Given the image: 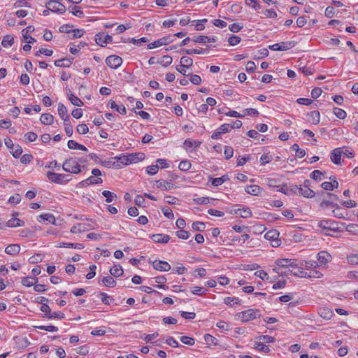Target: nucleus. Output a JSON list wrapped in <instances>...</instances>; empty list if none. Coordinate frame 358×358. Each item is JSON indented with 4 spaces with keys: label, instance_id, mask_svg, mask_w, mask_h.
<instances>
[{
    "label": "nucleus",
    "instance_id": "f257e3e1",
    "mask_svg": "<svg viewBox=\"0 0 358 358\" xmlns=\"http://www.w3.org/2000/svg\"><path fill=\"white\" fill-rule=\"evenodd\" d=\"M235 317L236 320H241L242 322H248L255 318H259L260 311L258 309H248L237 313Z\"/></svg>",
    "mask_w": 358,
    "mask_h": 358
},
{
    "label": "nucleus",
    "instance_id": "f03ea898",
    "mask_svg": "<svg viewBox=\"0 0 358 358\" xmlns=\"http://www.w3.org/2000/svg\"><path fill=\"white\" fill-rule=\"evenodd\" d=\"M63 169L69 173L78 174L81 172L80 164L77 158L70 157L65 160L62 165Z\"/></svg>",
    "mask_w": 358,
    "mask_h": 358
},
{
    "label": "nucleus",
    "instance_id": "7ed1b4c3",
    "mask_svg": "<svg viewBox=\"0 0 358 358\" xmlns=\"http://www.w3.org/2000/svg\"><path fill=\"white\" fill-rule=\"evenodd\" d=\"M296 260L294 259H279L275 261V264L277 267L274 268L273 271L278 273H282L280 271V268H295L298 267V265L296 264Z\"/></svg>",
    "mask_w": 358,
    "mask_h": 358
},
{
    "label": "nucleus",
    "instance_id": "20e7f679",
    "mask_svg": "<svg viewBox=\"0 0 358 358\" xmlns=\"http://www.w3.org/2000/svg\"><path fill=\"white\" fill-rule=\"evenodd\" d=\"M47 177L51 182L57 184H62L64 182H67L71 180L70 178H67L69 177L68 175L59 174L52 171H48L47 173Z\"/></svg>",
    "mask_w": 358,
    "mask_h": 358
},
{
    "label": "nucleus",
    "instance_id": "39448f33",
    "mask_svg": "<svg viewBox=\"0 0 358 358\" xmlns=\"http://www.w3.org/2000/svg\"><path fill=\"white\" fill-rule=\"evenodd\" d=\"M337 225L338 223L332 220H320L317 224V227L323 230H330L333 231L338 230Z\"/></svg>",
    "mask_w": 358,
    "mask_h": 358
},
{
    "label": "nucleus",
    "instance_id": "423d86ee",
    "mask_svg": "<svg viewBox=\"0 0 358 358\" xmlns=\"http://www.w3.org/2000/svg\"><path fill=\"white\" fill-rule=\"evenodd\" d=\"M173 41L171 35L159 38L154 42H152L148 45V49H153L155 48L160 47L164 45H168Z\"/></svg>",
    "mask_w": 358,
    "mask_h": 358
},
{
    "label": "nucleus",
    "instance_id": "0eeeda50",
    "mask_svg": "<svg viewBox=\"0 0 358 358\" xmlns=\"http://www.w3.org/2000/svg\"><path fill=\"white\" fill-rule=\"evenodd\" d=\"M106 64L108 67L116 69L122 64V59L119 56L110 55L106 59Z\"/></svg>",
    "mask_w": 358,
    "mask_h": 358
},
{
    "label": "nucleus",
    "instance_id": "6e6552de",
    "mask_svg": "<svg viewBox=\"0 0 358 358\" xmlns=\"http://www.w3.org/2000/svg\"><path fill=\"white\" fill-rule=\"evenodd\" d=\"M149 262L151 263L150 259H149ZM152 264L155 270L159 271H169L171 268V265L166 261L155 260L152 262Z\"/></svg>",
    "mask_w": 358,
    "mask_h": 358
},
{
    "label": "nucleus",
    "instance_id": "1a4fd4ad",
    "mask_svg": "<svg viewBox=\"0 0 358 358\" xmlns=\"http://www.w3.org/2000/svg\"><path fill=\"white\" fill-rule=\"evenodd\" d=\"M113 41V38L111 36L107 34L104 36L103 33H99L95 36V41L96 43L100 45L103 47L105 44L110 43Z\"/></svg>",
    "mask_w": 358,
    "mask_h": 358
},
{
    "label": "nucleus",
    "instance_id": "9d476101",
    "mask_svg": "<svg viewBox=\"0 0 358 358\" xmlns=\"http://www.w3.org/2000/svg\"><path fill=\"white\" fill-rule=\"evenodd\" d=\"M34 30H35L34 27L30 25L22 31L24 41L25 42H27V43H34L36 42L35 38H34L32 36H30V33L34 32Z\"/></svg>",
    "mask_w": 358,
    "mask_h": 358
},
{
    "label": "nucleus",
    "instance_id": "9b49d317",
    "mask_svg": "<svg viewBox=\"0 0 358 358\" xmlns=\"http://www.w3.org/2000/svg\"><path fill=\"white\" fill-rule=\"evenodd\" d=\"M331 259V256L327 251H320L317 254V260L321 266H325Z\"/></svg>",
    "mask_w": 358,
    "mask_h": 358
},
{
    "label": "nucleus",
    "instance_id": "f8f14e48",
    "mask_svg": "<svg viewBox=\"0 0 358 358\" xmlns=\"http://www.w3.org/2000/svg\"><path fill=\"white\" fill-rule=\"evenodd\" d=\"M343 153V150L341 148H336L332 150L331 153V160L335 164L339 165L341 162V155Z\"/></svg>",
    "mask_w": 358,
    "mask_h": 358
},
{
    "label": "nucleus",
    "instance_id": "ddd939ff",
    "mask_svg": "<svg viewBox=\"0 0 358 358\" xmlns=\"http://www.w3.org/2000/svg\"><path fill=\"white\" fill-rule=\"evenodd\" d=\"M128 164L132 163H136L143 160L145 157V155L142 152L130 153L127 155Z\"/></svg>",
    "mask_w": 358,
    "mask_h": 358
},
{
    "label": "nucleus",
    "instance_id": "4468645a",
    "mask_svg": "<svg viewBox=\"0 0 358 358\" xmlns=\"http://www.w3.org/2000/svg\"><path fill=\"white\" fill-rule=\"evenodd\" d=\"M192 41L200 43H213L217 41V38L215 36H198L193 37Z\"/></svg>",
    "mask_w": 358,
    "mask_h": 358
},
{
    "label": "nucleus",
    "instance_id": "2eb2a0df",
    "mask_svg": "<svg viewBox=\"0 0 358 358\" xmlns=\"http://www.w3.org/2000/svg\"><path fill=\"white\" fill-rule=\"evenodd\" d=\"M151 238L155 243H167L170 241L171 237L169 235L167 234H153L151 236Z\"/></svg>",
    "mask_w": 358,
    "mask_h": 358
},
{
    "label": "nucleus",
    "instance_id": "dca6fc26",
    "mask_svg": "<svg viewBox=\"0 0 358 358\" xmlns=\"http://www.w3.org/2000/svg\"><path fill=\"white\" fill-rule=\"evenodd\" d=\"M114 159H116V162H113V166L120 169L122 166L128 165V161L127 155H121L120 156L115 157Z\"/></svg>",
    "mask_w": 358,
    "mask_h": 358
},
{
    "label": "nucleus",
    "instance_id": "f3484780",
    "mask_svg": "<svg viewBox=\"0 0 358 358\" xmlns=\"http://www.w3.org/2000/svg\"><path fill=\"white\" fill-rule=\"evenodd\" d=\"M319 315L325 320H330L334 315L333 310L328 307H322L320 308Z\"/></svg>",
    "mask_w": 358,
    "mask_h": 358
},
{
    "label": "nucleus",
    "instance_id": "a211bd4d",
    "mask_svg": "<svg viewBox=\"0 0 358 358\" xmlns=\"http://www.w3.org/2000/svg\"><path fill=\"white\" fill-rule=\"evenodd\" d=\"M58 114L64 122H69L70 116L67 114V109L62 103L58 104Z\"/></svg>",
    "mask_w": 358,
    "mask_h": 358
},
{
    "label": "nucleus",
    "instance_id": "6ab92c4d",
    "mask_svg": "<svg viewBox=\"0 0 358 358\" xmlns=\"http://www.w3.org/2000/svg\"><path fill=\"white\" fill-rule=\"evenodd\" d=\"M157 186L164 190H170L175 188V185L164 180H157Z\"/></svg>",
    "mask_w": 358,
    "mask_h": 358
},
{
    "label": "nucleus",
    "instance_id": "aec40b11",
    "mask_svg": "<svg viewBox=\"0 0 358 358\" xmlns=\"http://www.w3.org/2000/svg\"><path fill=\"white\" fill-rule=\"evenodd\" d=\"M245 191L251 195L257 196L261 193L262 188L257 185H248L245 187Z\"/></svg>",
    "mask_w": 358,
    "mask_h": 358
},
{
    "label": "nucleus",
    "instance_id": "412c9836",
    "mask_svg": "<svg viewBox=\"0 0 358 358\" xmlns=\"http://www.w3.org/2000/svg\"><path fill=\"white\" fill-rule=\"evenodd\" d=\"M20 251V246L18 244H11L5 249V252L10 255H17Z\"/></svg>",
    "mask_w": 358,
    "mask_h": 358
},
{
    "label": "nucleus",
    "instance_id": "4be33fe9",
    "mask_svg": "<svg viewBox=\"0 0 358 358\" xmlns=\"http://www.w3.org/2000/svg\"><path fill=\"white\" fill-rule=\"evenodd\" d=\"M73 58H63L56 60L55 65L58 67H69L73 63Z\"/></svg>",
    "mask_w": 358,
    "mask_h": 358
},
{
    "label": "nucleus",
    "instance_id": "5701e85b",
    "mask_svg": "<svg viewBox=\"0 0 358 358\" xmlns=\"http://www.w3.org/2000/svg\"><path fill=\"white\" fill-rule=\"evenodd\" d=\"M299 194L306 198H313L315 194L314 191L308 187H303L302 186H300Z\"/></svg>",
    "mask_w": 358,
    "mask_h": 358
},
{
    "label": "nucleus",
    "instance_id": "b1692460",
    "mask_svg": "<svg viewBox=\"0 0 358 358\" xmlns=\"http://www.w3.org/2000/svg\"><path fill=\"white\" fill-rule=\"evenodd\" d=\"M24 225V221L18 219V218H16V217H13L11 219H10L7 222H6V227H22Z\"/></svg>",
    "mask_w": 358,
    "mask_h": 358
},
{
    "label": "nucleus",
    "instance_id": "393cba45",
    "mask_svg": "<svg viewBox=\"0 0 358 358\" xmlns=\"http://www.w3.org/2000/svg\"><path fill=\"white\" fill-rule=\"evenodd\" d=\"M40 121L43 124L50 125L53 123L54 116L49 113H43L41 116Z\"/></svg>",
    "mask_w": 358,
    "mask_h": 358
},
{
    "label": "nucleus",
    "instance_id": "a878e982",
    "mask_svg": "<svg viewBox=\"0 0 358 358\" xmlns=\"http://www.w3.org/2000/svg\"><path fill=\"white\" fill-rule=\"evenodd\" d=\"M38 221L41 222L43 221H47L49 223L55 224V218L52 214L50 213H45L38 216Z\"/></svg>",
    "mask_w": 358,
    "mask_h": 358
},
{
    "label": "nucleus",
    "instance_id": "bb28decb",
    "mask_svg": "<svg viewBox=\"0 0 358 358\" xmlns=\"http://www.w3.org/2000/svg\"><path fill=\"white\" fill-rule=\"evenodd\" d=\"M110 273L115 278H118L123 275V269L120 265H115L110 269Z\"/></svg>",
    "mask_w": 358,
    "mask_h": 358
},
{
    "label": "nucleus",
    "instance_id": "cd10ccee",
    "mask_svg": "<svg viewBox=\"0 0 358 358\" xmlns=\"http://www.w3.org/2000/svg\"><path fill=\"white\" fill-rule=\"evenodd\" d=\"M108 106L113 109H115L118 113H120L122 115L126 114V108L124 106H119L115 103V102L113 100H110L108 103Z\"/></svg>",
    "mask_w": 358,
    "mask_h": 358
},
{
    "label": "nucleus",
    "instance_id": "c85d7f7f",
    "mask_svg": "<svg viewBox=\"0 0 358 358\" xmlns=\"http://www.w3.org/2000/svg\"><path fill=\"white\" fill-rule=\"evenodd\" d=\"M102 284L108 287H114L116 285V281L110 276L103 277L101 280Z\"/></svg>",
    "mask_w": 358,
    "mask_h": 358
},
{
    "label": "nucleus",
    "instance_id": "c756f323",
    "mask_svg": "<svg viewBox=\"0 0 358 358\" xmlns=\"http://www.w3.org/2000/svg\"><path fill=\"white\" fill-rule=\"evenodd\" d=\"M14 43V37L12 35H6L3 36V40L1 41V45L4 48H8L12 46Z\"/></svg>",
    "mask_w": 358,
    "mask_h": 358
},
{
    "label": "nucleus",
    "instance_id": "7c9ffc66",
    "mask_svg": "<svg viewBox=\"0 0 358 358\" xmlns=\"http://www.w3.org/2000/svg\"><path fill=\"white\" fill-rule=\"evenodd\" d=\"M291 150L296 152V157L299 158H302L306 155L305 150L301 149L299 145L296 143H294L292 145Z\"/></svg>",
    "mask_w": 358,
    "mask_h": 358
},
{
    "label": "nucleus",
    "instance_id": "2f4dec72",
    "mask_svg": "<svg viewBox=\"0 0 358 358\" xmlns=\"http://www.w3.org/2000/svg\"><path fill=\"white\" fill-rule=\"evenodd\" d=\"M180 67L182 68H189V66H192L193 64V60L192 58L189 57H182L180 58Z\"/></svg>",
    "mask_w": 358,
    "mask_h": 358
},
{
    "label": "nucleus",
    "instance_id": "473e14b6",
    "mask_svg": "<svg viewBox=\"0 0 358 358\" xmlns=\"http://www.w3.org/2000/svg\"><path fill=\"white\" fill-rule=\"evenodd\" d=\"M38 282V278L31 277H24L22 279V284L26 287H31Z\"/></svg>",
    "mask_w": 358,
    "mask_h": 358
},
{
    "label": "nucleus",
    "instance_id": "72a5a7b5",
    "mask_svg": "<svg viewBox=\"0 0 358 358\" xmlns=\"http://www.w3.org/2000/svg\"><path fill=\"white\" fill-rule=\"evenodd\" d=\"M308 115L310 118V121L314 124H318L320 120V113L317 110L311 111L308 113Z\"/></svg>",
    "mask_w": 358,
    "mask_h": 358
},
{
    "label": "nucleus",
    "instance_id": "f704fd0d",
    "mask_svg": "<svg viewBox=\"0 0 358 358\" xmlns=\"http://www.w3.org/2000/svg\"><path fill=\"white\" fill-rule=\"evenodd\" d=\"M236 213L239 214V215L243 218H248L252 217V211L249 208H243L242 209H238L236 212Z\"/></svg>",
    "mask_w": 358,
    "mask_h": 358
},
{
    "label": "nucleus",
    "instance_id": "c9c22d12",
    "mask_svg": "<svg viewBox=\"0 0 358 358\" xmlns=\"http://www.w3.org/2000/svg\"><path fill=\"white\" fill-rule=\"evenodd\" d=\"M172 57L169 55H164L159 60H157V63L160 64L164 66H168L172 63Z\"/></svg>",
    "mask_w": 358,
    "mask_h": 358
},
{
    "label": "nucleus",
    "instance_id": "e433bc0d",
    "mask_svg": "<svg viewBox=\"0 0 358 358\" xmlns=\"http://www.w3.org/2000/svg\"><path fill=\"white\" fill-rule=\"evenodd\" d=\"M205 49H182L180 52L185 53L187 55H193V54H203L206 52Z\"/></svg>",
    "mask_w": 358,
    "mask_h": 358
},
{
    "label": "nucleus",
    "instance_id": "4c0bfd02",
    "mask_svg": "<svg viewBox=\"0 0 358 358\" xmlns=\"http://www.w3.org/2000/svg\"><path fill=\"white\" fill-rule=\"evenodd\" d=\"M102 195L106 197V201L107 203L112 202L117 197L115 193L108 190H103L102 192Z\"/></svg>",
    "mask_w": 358,
    "mask_h": 358
},
{
    "label": "nucleus",
    "instance_id": "58836bf2",
    "mask_svg": "<svg viewBox=\"0 0 358 358\" xmlns=\"http://www.w3.org/2000/svg\"><path fill=\"white\" fill-rule=\"evenodd\" d=\"M298 270L297 271H294V270H290V273L293 274L295 276L299 277V278H308V272L304 271L302 268V266L297 267Z\"/></svg>",
    "mask_w": 358,
    "mask_h": 358
},
{
    "label": "nucleus",
    "instance_id": "ea45409f",
    "mask_svg": "<svg viewBox=\"0 0 358 358\" xmlns=\"http://www.w3.org/2000/svg\"><path fill=\"white\" fill-rule=\"evenodd\" d=\"M69 99L71 103L76 106H83V102L76 96L73 94H70L69 96Z\"/></svg>",
    "mask_w": 358,
    "mask_h": 358
},
{
    "label": "nucleus",
    "instance_id": "a19ab883",
    "mask_svg": "<svg viewBox=\"0 0 358 358\" xmlns=\"http://www.w3.org/2000/svg\"><path fill=\"white\" fill-rule=\"evenodd\" d=\"M334 113L338 118L341 120H344L347 116L346 112L344 110L339 108H334Z\"/></svg>",
    "mask_w": 358,
    "mask_h": 358
},
{
    "label": "nucleus",
    "instance_id": "79ce46f5",
    "mask_svg": "<svg viewBox=\"0 0 358 358\" xmlns=\"http://www.w3.org/2000/svg\"><path fill=\"white\" fill-rule=\"evenodd\" d=\"M279 236V233L276 230H271L266 233L264 237L267 240H276Z\"/></svg>",
    "mask_w": 358,
    "mask_h": 358
},
{
    "label": "nucleus",
    "instance_id": "37998d69",
    "mask_svg": "<svg viewBox=\"0 0 358 358\" xmlns=\"http://www.w3.org/2000/svg\"><path fill=\"white\" fill-rule=\"evenodd\" d=\"M346 259H347L348 263L351 265H357L358 264V255L357 254L348 255L347 256Z\"/></svg>",
    "mask_w": 358,
    "mask_h": 358
},
{
    "label": "nucleus",
    "instance_id": "c03bdc74",
    "mask_svg": "<svg viewBox=\"0 0 358 358\" xmlns=\"http://www.w3.org/2000/svg\"><path fill=\"white\" fill-rule=\"evenodd\" d=\"M24 138L26 142L31 143L35 141L38 136L36 133L29 131L24 134Z\"/></svg>",
    "mask_w": 358,
    "mask_h": 358
},
{
    "label": "nucleus",
    "instance_id": "a18cd8bd",
    "mask_svg": "<svg viewBox=\"0 0 358 358\" xmlns=\"http://www.w3.org/2000/svg\"><path fill=\"white\" fill-rule=\"evenodd\" d=\"M87 182H85L89 185L101 184L103 182V180L101 178H96L95 176H90L87 179Z\"/></svg>",
    "mask_w": 358,
    "mask_h": 358
},
{
    "label": "nucleus",
    "instance_id": "49530a36",
    "mask_svg": "<svg viewBox=\"0 0 358 358\" xmlns=\"http://www.w3.org/2000/svg\"><path fill=\"white\" fill-rule=\"evenodd\" d=\"M166 281V278L164 275L157 276L155 278V282L158 284H160L157 286L159 289H166L167 287L165 285H163Z\"/></svg>",
    "mask_w": 358,
    "mask_h": 358
},
{
    "label": "nucleus",
    "instance_id": "de8ad7c7",
    "mask_svg": "<svg viewBox=\"0 0 358 358\" xmlns=\"http://www.w3.org/2000/svg\"><path fill=\"white\" fill-rule=\"evenodd\" d=\"M192 166L191 163L188 160H183L179 164L178 168L180 170L187 171L190 169Z\"/></svg>",
    "mask_w": 358,
    "mask_h": 358
},
{
    "label": "nucleus",
    "instance_id": "09e8293b",
    "mask_svg": "<svg viewBox=\"0 0 358 358\" xmlns=\"http://www.w3.org/2000/svg\"><path fill=\"white\" fill-rule=\"evenodd\" d=\"M224 303L227 304V305H230V306H234L235 304H239L240 303V300L238 298H236V297H230V296H228V297H226L224 299Z\"/></svg>",
    "mask_w": 358,
    "mask_h": 358
},
{
    "label": "nucleus",
    "instance_id": "8fccbe9b",
    "mask_svg": "<svg viewBox=\"0 0 358 358\" xmlns=\"http://www.w3.org/2000/svg\"><path fill=\"white\" fill-rule=\"evenodd\" d=\"M127 41L129 42V43H133L134 45H141L142 43L148 42L149 40H148V38H147L145 37H142V38H141L139 39H135L134 38H128Z\"/></svg>",
    "mask_w": 358,
    "mask_h": 358
},
{
    "label": "nucleus",
    "instance_id": "3c124183",
    "mask_svg": "<svg viewBox=\"0 0 358 358\" xmlns=\"http://www.w3.org/2000/svg\"><path fill=\"white\" fill-rule=\"evenodd\" d=\"M15 158H18L22 153V148L20 145H15L13 150L10 151Z\"/></svg>",
    "mask_w": 358,
    "mask_h": 358
},
{
    "label": "nucleus",
    "instance_id": "603ef678",
    "mask_svg": "<svg viewBox=\"0 0 358 358\" xmlns=\"http://www.w3.org/2000/svg\"><path fill=\"white\" fill-rule=\"evenodd\" d=\"M194 231H203L205 229V224L202 222H194L192 225Z\"/></svg>",
    "mask_w": 358,
    "mask_h": 358
},
{
    "label": "nucleus",
    "instance_id": "864d4df0",
    "mask_svg": "<svg viewBox=\"0 0 358 358\" xmlns=\"http://www.w3.org/2000/svg\"><path fill=\"white\" fill-rule=\"evenodd\" d=\"M255 348L264 352L270 351L269 347L262 342H257L255 343Z\"/></svg>",
    "mask_w": 358,
    "mask_h": 358
},
{
    "label": "nucleus",
    "instance_id": "5fc2aeb1",
    "mask_svg": "<svg viewBox=\"0 0 358 358\" xmlns=\"http://www.w3.org/2000/svg\"><path fill=\"white\" fill-rule=\"evenodd\" d=\"M272 159H273V156L266 153V154H264L261 156L259 161L262 164H268L270 162H271Z\"/></svg>",
    "mask_w": 358,
    "mask_h": 358
},
{
    "label": "nucleus",
    "instance_id": "6e6d98bb",
    "mask_svg": "<svg viewBox=\"0 0 358 358\" xmlns=\"http://www.w3.org/2000/svg\"><path fill=\"white\" fill-rule=\"evenodd\" d=\"M64 130L68 136H71L73 135V127L71 124L70 122H64Z\"/></svg>",
    "mask_w": 358,
    "mask_h": 358
},
{
    "label": "nucleus",
    "instance_id": "4d7b16f0",
    "mask_svg": "<svg viewBox=\"0 0 358 358\" xmlns=\"http://www.w3.org/2000/svg\"><path fill=\"white\" fill-rule=\"evenodd\" d=\"M180 341L184 344L188 345H193L194 344V339L193 338L183 336L180 338Z\"/></svg>",
    "mask_w": 358,
    "mask_h": 358
},
{
    "label": "nucleus",
    "instance_id": "13d9d810",
    "mask_svg": "<svg viewBox=\"0 0 358 358\" xmlns=\"http://www.w3.org/2000/svg\"><path fill=\"white\" fill-rule=\"evenodd\" d=\"M241 41V38L238 36L232 35L228 39V42L230 45H236L238 44Z\"/></svg>",
    "mask_w": 358,
    "mask_h": 358
},
{
    "label": "nucleus",
    "instance_id": "bf43d9fd",
    "mask_svg": "<svg viewBox=\"0 0 358 358\" xmlns=\"http://www.w3.org/2000/svg\"><path fill=\"white\" fill-rule=\"evenodd\" d=\"M258 339L259 341H262V342H264L265 343H273L275 341V338L274 337L270 336L268 335L260 336L258 337Z\"/></svg>",
    "mask_w": 358,
    "mask_h": 358
},
{
    "label": "nucleus",
    "instance_id": "052dcab7",
    "mask_svg": "<svg viewBox=\"0 0 358 358\" xmlns=\"http://www.w3.org/2000/svg\"><path fill=\"white\" fill-rule=\"evenodd\" d=\"M77 131L80 134H85L89 131V128L86 124H80L77 127Z\"/></svg>",
    "mask_w": 358,
    "mask_h": 358
},
{
    "label": "nucleus",
    "instance_id": "680f3d73",
    "mask_svg": "<svg viewBox=\"0 0 358 358\" xmlns=\"http://www.w3.org/2000/svg\"><path fill=\"white\" fill-rule=\"evenodd\" d=\"M162 211L163 212L164 216H166L169 219L173 218V213L172 210L169 207H164L162 208Z\"/></svg>",
    "mask_w": 358,
    "mask_h": 358
},
{
    "label": "nucleus",
    "instance_id": "e2e57ef3",
    "mask_svg": "<svg viewBox=\"0 0 358 358\" xmlns=\"http://www.w3.org/2000/svg\"><path fill=\"white\" fill-rule=\"evenodd\" d=\"M267 185L270 187L276 188V189L280 187V185H278V180L275 178H268L267 179Z\"/></svg>",
    "mask_w": 358,
    "mask_h": 358
},
{
    "label": "nucleus",
    "instance_id": "0e129e2a",
    "mask_svg": "<svg viewBox=\"0 0 358 358\" xmlns=\"http://www.w3.org/2000/svg\"><path fill=\"white\" fill-rule=\"evenodd\" d=\"M245 4L248 6H252L255 10L261 8L257 0H245Z\"/></svg>",
    "mask_w": 358,
    "mask_h": 358
},
{
    "label": "nucleus",
    "instance_id": "69168bd1",
    "mask_svg": "<svg viewBox=\"0 0 358 358\" xmlns=\"http://www.w3.org/2000/svg\"><path fill=\"white\" fill-rule=\"evenodd\" d=\"M323 173L319 170L313 171L310 174V178L315 180H321Z\"/></svg>",
    "mask_w": 358,
    "mask_h": 358
},
{
    "label": "nucleus",
    "instance_id": "338daca9",
    "mask_svg": "<svg viewBox=\"0 0 358 358\" xmlns=\"http://www.w3.org/2000/svg\"><path fill=\"white\" fill-rule=\"evenodd\" d=\"M176 234L179 238L183 240L187 239L189 236V232L185 230L178 231H176Z\"/></svg>",
    "mask_w": 358,
    "mask_h": 358
},
{
    "label": "nucleus",
    "instance_id": "774afa93",
    "mask_svg": "<svg viewBox=\"0 0 358 358\" xmlns=\"http://www.w3.org/2000/svg\"><path fill=\"white\" fill-rule=\"evenodd\" d=\"M40 310L45 313V317L48 318L51 313V309L49 306L46 303H42V306H41Z\"/></svg>",
    "mask_w": 358,
    "mask_h": 358
}]
</instances>
